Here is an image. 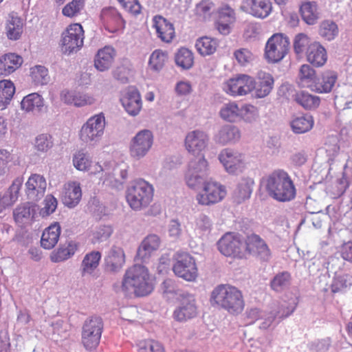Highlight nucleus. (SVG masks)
<instances>
[{
  "instance_id": "1",
  "label": "nucleus",
  "mask_w": 352,
  "mask_h": 352,
  "mask_svg": "<svg viewBox=\"0 0 352 352\" xmlns=\"http://www.w3.org/2000/svg\"><path fill=\"white\" fill-rule=\"evenodd\" d=\"M154 289L153 280L148 269L142 265H134L124 273L117 292L126 296L143 297L150 294Z\"/></svg>"
},
{
  "instance_id": "2",
  "label": "nucleus",
  "mask_w": 352,
  "mask_h": 352,
  "mask_svg": "<svg viewBox=\"0 0 352 352\" xmlns=\"http://www.w3.org/2000/svg\"><path fill=\"white\" fill-rule=\"evenodd\" d=\"M261 185L270 197L279 202L290 201L296 195V188L291 177L283 170H276L263 177Z\"/></svg>"
},
{
  "instance_id": "3",
  "label": "nucleus",
  "mask_w": 352,
  "mask_h": 352,
  "mask_svg": "<svg viewBox=\"0 0 352 352\" xmlns=\"http://www.w3.org/2000/svg\"><path fill=\"white\" fill-rule=\"evenodd\" d=\"M210 301L232 314H240L245 306L241 291L229 285L216 287L212 292Z\"/></svg>"
},
{
  "instance_id": "4",
  "label": "nucleus",
  "mask_w": 352,
  "mask_h": 352,
  "mask_svg": "<svg viewBox=\"0 0 352 352\" xmlns=\"http://www.w3.org/2000/svg\"><path fill=\"white\" fill-rule=\"evenodd\" d=\"M154 188L143 179L132 181L126 190V199L130 208L140 211L147 208L153 201Z\"/></svg>"
},
{
  "instance_id": "5",
  "label": "nucleus",
  "mask_w": 352,
  "mask_h": 352,
  "mask_svg": "<svg viewBox=\"0 0 352 352\" xmlns=\"http://www.w3.org/2000/svg\"><path fill=\"white\" fill-rule=\"evenodd\" d=\"M106 127V118L102 112L89 117L78 131L80 141L85 145L94 146L102 140Z\"/></svg>"
},
{
  "instance_id": "6",
  "label": "nucleus",
  "mask_w": 352,
  "mask_h": 352,
  "mask_svg": "<svg viewBox=\"0 0 352 352\" xmlns=\"http://www.w3.org/2000/svg\"><path fill=\"white\" fill-rule=\"evenodd\" d=\"M289 44V38L283 34H273L265 44V59L269 63H278L287 54Z\"/></svg>"
},
{
  "instance_id": "7",
  "label": "nucleus",
  "mask_w": 352,
  "mask_h": 352,
  "mask_svg": "<svg viewBox=\"0 0 352 352\" xmlns=\"http://www.w3.org/2000/svg\"><path fill=\"white\" fill-rule=\"evenodd\" d=\"M202 188L196 195L197 203L202 206H210L221 201L226 196L227 190L223 184L210 179L204 182Z\"/></svg>"
},
{
  "instance_id": "8",
  "label": "nucleus",
  "mask_w": 352,
  "mask_h": 352,
  "mask_svg": "<svg viewBox=\"0 0 352 352\" xmlns=\"http://www.w3.org/2000/svg\"><path fill=\"white\" fill-rule=\"evenodd\" d=\"M84 30L80 23L70 24L63 32L60 48L63 54L69 55L79 51L83 45Z\"/></svg>"
},
{
  "instance_id": "9",
  "label": "nucleus",
  "mask_w": 352,
  "mask_h": 352,
  "mask_svg": "<svg viewBox=\"0 0 352 352\" xmlns=\"http://www.w3.org/2000/svg\"><path fill=\"white\" fill-rule=\"evenodd\" d=\"M218 160L226 172L230 175H239L247 167L245 155L232 148L222 149L218 155Z\"/></svg>"
},
{
  "instance_id": "10",
  "label": "nucleus",
  "mask_w": 352,
  "mask_h": 352,
  "mask_svg": "<svg viewBox=\"0 0 352 352\" xmlns=\"http://www.w3.org/2000/svg\"><path fill=\"white\" fill-rule=\"evenodd\" d=\"M208 174V162L204 157L191 160L185 173L186 185L191 189L196 190L205 182Z\"/></svg>"
},
{
  "instance_id": "11",
  "label": "nucleus",
  "mask_w": 352,
  "mask_h": 352,
  "mask_svg": "<svg viewBox=\"0 0 352 352\" xmlns=\"http://www.w3.org/2000/svg\"><path fill=\"white\" fill-rule=\"evenodd\" d=\"M153 141L154 136L151 130H140L130 141L129 147L130 156L135 160L144 158L151 149Z\"/></svg>"
},
{
  "instance_id": "12",
  "label": "nucleus",
  "mask_w": 352,
  "mask_h": 352,
  "mask_svg": "<svg viewBox=\"0 0 352 352\" xmlns=\"http://www.w3.org/2000/svg\"><path fill=\"white\" fill-rule=\"evenodd\" d=\"M173 270L176 276L187 281H194L198 276L195 258L187 252H177Z\"/></svg>"
},
{
  "instance_id": "13",
  "label": "nucleus",
  "mask_w": 352,
  "mask_h": 352,
  "mask_svg": "<svg viewBox=\"0 0 352 352\" xmlns=\"http://www.w3.org/2000/svg\"><path fill=\"white\" fill-rule=\"evenodd\" d=\"M219 252L226 256L241 258L245 252V242L239 234L228 232L218 241Z\"/></svg>"
},
{
  "instance_id": "14",
  "label": "nucleus",
  "mask_w": 352,
  "mask_h": 352,
  "mask_svg": "<svg viewBox=\"0 0 352 352\" xmlns=\"http://www.w3.org/2000/svg\"><path fill=\"white\" fill-rule=\"evenodd\" d=\"M253 89V77L247 74H238L222 84L223 91L233 97L246 96L252 93Z\"/></svg>"
},
{
  "instance_id": "15",
  "label": "nucleus",
  "mask_w": 352,
  "mask_h": 352,
  "mask_svg": "<svg viewBox=\"0 0 352 352\" xmlns=\"http://www.w3.org/2000/svg\"><path fill=\"white\" fill-rule=\"evenodd\" d=\"M102 329V320L99 317H91L85 321L82 328V341L87 349L91 350L97 347Z\"/></svg>"
},
{
  "instance_id": "16",
  "label": "nucleus",
  "mask_w": 352,
  "mask_h": 352,
  "mask_svg": "<svg viewBox=\"0 0 352 352\" xmlns=\"http://www.w3.org/2000/svg\"><path fill=\"white\" fill-rule=\"evenodd\" d=\"M210 136L206 131L195 129L186 133L184 146L189 153L199 155L208 148Z\"/></svg>"
},
{
  "instance_id": "17",
  "label": "nucleus",
  "mask_w": 352,
  "mask_h": 352,
  "mask_svg": "<svg viewBox=\"0 0 352 352\" xmlns=\"http://www.w3.org/2000/svg\"><path fill=\"white\" fill-rule=\"evenodd\" d=\"M72 164L78 171L97 175L103 170L99 162H94L91 154L83 149L76 151L72 155Z\"/></svg>"
},
{
  "instance_id": "18",
  "label": "nucleus",
  "mask_w": 352,
  "mask_h": 352,
  "mask_svg": "<svg viewBox=\"0 0 352 352\" xmlns=\"http://www.w3.org/2000/svg\"><path fill=\"white\" fill-rule=\"evenodd\" d=\"M120 102L125 111L131 116H137L142 109L140 91L134 87H129L122 93Z\"/></svg>"
},
{
  "instance_id": "19",
  "label": "nucleus",
  "mask_w": 352,
  "mask_h": 352,
  "mask_svg": "<svg viewBox=\"0 0 352 352\" xmlns=\"http://www.w3.org/2000/svg\"><path fill=\"white\" fill-rule=\"evenodd\" d=\"M23 183V178L19 177L13 180L8 188L0 190V214L12 207L17 201Z\"/></svg>"
},
{
  "instance_id": "20",
  "label": "nucleus",
  "mask_w": 352,
  "mask_h": 352,
  "mask_svg": "<svg viewBox=\"0 0 352 352\" xmlns=\"http://www.w3.org/2000/svg\"><path fill=\"white\" fill-rule=\"evenodd\" d=\"M240 9L254 17L265 19L270 14L272 6L268 0H242Z\"/></svg>"
},
{
  "instance_id": "21",
  "label": "nucleus",
  "mask_w": 352,
  "mask_h": 352,
  "mask_svg": "<svg viewBox=\"0 0 352 352\" xmlns=\"http://www.w3.org/2000/svg\"><path fill=\"white\" fill-rule=\"evenodd\" d=\"M82 195L81 184L79 182L69 180L63 186L61 199L67 208H75L80 203Z\"/></svg>"
},
{
  "instance_id": "22",
  "label": "nucleus",
  "mask_w": 352,
  "mask_h": 352,
  "mask_svg": "<svg viewBox=\"0 0 352 352\" xmlns=\"http://www.w3.org/2000/svg\"><path fill=\"white\" fill-rule=\"evenodd\" d=\"M25 194L28 199L38 201L45 195L47 182L45 178L39 174H32L25 184Z\"/></svg>"
},
{
  "instance_id": "23",
  "label": "nucleus",
  "mask_w": 352,
  "mask_h": 352,
  "mask_svg": "<svg viewBox=\"0 0 352 352\" xmlns=\"http://www.w3.org/2000/svg\"><path fill=\"white\" fill-rule=\"evenodd\" d=\"M274 80L272 76L263 71L257 73L256 78H253V91L255 98H263L268 96L274 87Z\"/></svg>"
},
{
  "instance_id": "24",
  "label": "nucleus",
  "mask_w": 352,
  "mask_h": 352,
  "mask_svg": "<svg viewBox=\"0 0 352 352\" xmlns=\"http://www.w3.org/2000/svg\"><path fill=\"white\" fill-rule=\"evenodd\" d=\"M100 19L104 28L109 32L114 33L123 29L124 21L122 16L113 8L102 9Z\"/></svg>"
},
{
  "instance_id": "25",
  "label": "nucleus",
  "mask_w": 352,
  "mask_h": 352,
  "mask_svg": "<svg viewBox=\"0 0 352 352\" xmlns=\"http://www.w3.org/2000/svg\"><path fill=\"white\" fill-rule=\"evenodd\" d=\"M241 138V131L234 125L224 124L214 135V142L221 146L234 144Z\"/></svg>"
},
{
  "instance_id": "26",
  "label": "nucleus",
  "mask_w": 352,
  "mask_h": 352,
  "mask_svg": "<svg viewBox=\"0 0 352 352\" xmlns=\"http://www.w3.org/2000/svg\"><path fill=\"white\" fill-rule=\"evenodd\" d=\"M160 243V238L157 235L148 234L142 240L138 248L137 258L146 262L159 249Z\"/></svg>"
},
{
  "instance_id": "27",
  "label": "nucleus",
  "mask_w": 352,
  "mask_h": 352,
  "mask_svg": "<svg viewBox=\"0 0 352 352\" xmlns=\"http://www.w3.org/2000/svg\"><path fill=\"white\" fill-rule=\"evenodd\" d=\"M60 100L65 104L77 107L90 105L94 103L95 99L89 94L75 90H63L60 93Z\"/></svg>"
},
{
  "instance_id": "28",
  "label": "nucleus",
  "mask_w": 352,
  "mask_h": 352,
  "mask_svg": "<svg viewBox=\"0 0 352 352\" xmlns=\"http://www.w3.org/2000/svg\"><path fill=\"white\" fill-rule=\"evenodd\" d=\"M338 78V73L333 70L322 72L319 77H317L314 87V92L318 94H329L335 88Z\"/></svg>"
},
{
  "instance_id": "29",
  "label": "nucleus",
  "mask_w": 352,
  "mask_h": 352,
  "mask_svg": "<svg viewBox=\"0 0 352 352\" xmlns=\"http://www.w3.org/2000/svg\"><path fill=\"white\" fill-rule=\"evenodd\" d=\"M256 256L262 261H268L271 254L268 246L258 235L253 234L248 237L245 242V252Z\"/></svg>"
},
{
  "instance_id": "30",
  "label": "nucleus",
  "mask_w": 352,
  "mask_h": 352,
  "mask_svg": "<svg viewBox=\"0 0 352 352\" xmlns=\"http://www.w3.org/2000/svg\"><path fill=\"white\" fill-rule=\"evenodd\" d=\"M37 206L32 202H25L17 206L13 210L15 222L20 226L32 223L36 213Z\"/></svg>"
},
{
  "instance_id": "31",
  "label": "nucleus",
  "mask_w": 352,
  "mask_h": 352,
  "mask_svg": "<svg viewBox=\"0 0 352 352\" xmlns=\"http://www.w3.org/2000/svg\"><path fill=\"white\" fill-rule=\"evenodd\" d=\"M197 314L195 297L192 295L184 296L180 306L174 311L175 320L183 322L194 318Z\"/></svg>"
},
{
  "instance_id": "32",
  "label": "nucleus",
  "mask_w": 352,
  "mask_h": 352,
  "mask_svg": "<svg viewBox=\"0 0 352 352\" xmlns=\"http://www.w3.org/2000/svg\"><path fill=\"white\" fill-rule=\"evenodd\" d=\"M23 31V22L16 12L8 14L5 23V33L9 40H19Z\"/></svg>"
},
{
  "instance_id": "33",
  "label": "nucleus",
  "mask_w": 352,
  "mask_h": 352,
  "mask_svg": "<svg viewBox=\"0 0 352 352\" xmlns=\"http://www.w3.org/2000/svg\"><path fill=\"white\" fill-rule=\"evenodd\" d=\"M116 52L113 47L105 46L100 49L94 58V67L100 72H105L111 67Z\"/></svg>"
},
{
  "instance_id": "34",
  "label": "nucleus",
  "mask_w": 352,
  "mask_h": 352,
  "mask_svg": "<svg viewBox=\"0 0 352 352\" xmlns=\"http://www.w3.org/2000/svg\"><path fill=\"white\" fill-rule=\"evenodd\" d=\"M153 21V26L155 29L157 36L162 41L170 43L175 36L173 25L160 16H155Z\"/></svg>"
},
{
  "instance_id": "35",
  "label": "nucleus",
  "mask_w": 352,
  "mask_h": 352,
  "mask_svg": "<svg viewBox=\"0 0 352 352\" xmlns=\"http://www.w3.org/2000/svg\"><path fill=\"white\" fill-rule=\"evenodd\" d=\"M306 55L308 62L315 67H322L327 60V51L319 42L311 43L307 48Z\"/></svg>"
},
{
  "instance_id": "36",
  "label": "nucleus",
  "mask_w": 352,
  "mask_h": 352,
  "mask_svg": "<svg viewBox=\"0 0 352 352\" xmlns=\"http://www.w3.org/2000/svg\"><path fill=\"white\" fill-rule=\"evenodd\" d=\"M124 263L125 254L122 248L116 246L112 247L105 258L107 270L118 272L122 268Z\"/></svg>"
},
{
  "instance_id": "37",
  "label": "nucleus",
  "mask_w": 352,
  "mask_h": 352,
  "mask_svg": "<svg viewBox=\"0 0 352 352\" xmlns=\"http://www.w3.org/2000/svg\"><path fill=\"white\" fill-rule=\"evenodd\" d=\"M316 80V72L314 68L307 64L300 66L296 78L299 87L307 88L313 91Z\"/></svg>"
},
{
  "instance_id": "38",
  "label": "nucleus",
  "mask_w": 352,
  "mask_h": 352,
  "mask_svg": "<svg viewBox=\"0 0 352 352\" xmlns=\"http://www.w3.org/2000/svg\"><path fill=\"white\" fill-rule=\"evenodd\" d=\"M295 310V306H290L285 307L282 305L281 309L278 311L277 315L273 312L267 314H262L261 320H262L260 324V329H267L271 327L276 325L279 322V319L286 318L291 315Z\"/></svg>"
},
{
  "instance_id": "39",
  "label": "nucleus",
  "mask_w": 352,
  "mask_h": 352,
  "mask_svg": "<svg viewBox=\"0 0 352 352\" xmlns=\"http://www.w3.org/2000/svg\"><path fill=\"white\" fill-rule=\"evenodd\" d=\"M77 250V244L73 241H68L60 244L50 254V260L53 263L65 261L73 256Z\"/></svg>"
},
{
  "instance_id": "40",
  "label": "nucleus",
  "mask_w": 352,
  "mask_h": 352,
  "mask_svg": "<svg viewBox=\"0 0 352 352\" xmlns=\"http://www.w3.org/2000/svg\"><path fill=\"white\" fill-rule=\"evenodd\" d=\"M60 232V226L57 222L46 228L41 236V246L46 250L52 249L58 241Z\"/></svg>"
},
{
  "instance_id": "41",
  "label": "nucleus",
  "mask_w": 352,
  "mask_h": 352,
  "mask_svg": "<svg viewBox=\"0 0 352 352\" xmlns=\"http://www.w3.org/2000/svg\"><path fill=\"white\" fill-rule=\"evenodd\" d=\"M254 181L252 177H243L237 183L234 191V198L238 203H241L248 199L252 192Z\"/></svg>"
},
{
  "instance_id": "42",
  "label": "nucleus",
  "mask_w": 352,
  "mask_h": 352,
  "mask_svg": "<svg viewBox=\"0 0 352 352\" xmlns=\"http://www.w3.org/2000/svg\"><path fill=\"white\" fill-rule=\"evenodd\" d=\"M44 106V100L38 93H32L25 96L21 102L22 110L30 113H38Z\"/></svg>"
},
{
  "instance_id": "43",
  "label": "nucleus",
  "mask_w": 352,
  "mask_h": 352,
  "mask_svg": "<svg viewBox=\"0 0 352 352\" xmlns=\"http://www.w3.org/2000/svg\"><path fill=\"white\" fill-rule=\"evenodd\" d=\"M300 12L303 21L308 25L316 23L320 17L318 5L315 1L303 2L300 6Z\"/></svg>"
},
{
  "instance_id": "44",
  "label": "nucleus",
  "mask_w": 352,
  "mask_h": 352,
  "mask_svg": "<svg viewBox=\"0 0 352 352\" xmlns=\"http://www.w3.org/2000/svg\"><path fill=\"white\" fill-rule=\"evenodd\" d=\"M219 46L217 39L210 36H202L197 39L195 48L202 56L213 54Z\"/></svg>"
},
{
  "instance_id": "45",
  "label": "nucleus",
  "mask_w": 352,
  "mask_h": 352,
  "mask_svg": "<svg viewBox=\"0 0 352 352\" xmlns=\"http://www.w3.org/2000/svg\"><path fill=\"white\" fill-rule=\"evenodd\" d=\"M101 259V254L98 251H92L84 256L81 263L82 276L92 274L98 267Z\"/></svg>"
},
{
  "instance_id": "46",
  "label": "nucleus",
  "mask_w": 352,
  "mask_h": 352,
  "mask_svg": "<svg viewBox=\"0 0 352 352\" xmlns=\"http://www.w3.org/2000/svg\"><path fill=\"white\" fill-rule=\"evenodd\" d=\"M14 93L15 87L11 80H0V111L7 108Z\"/></svg>"
},
{
  "instance_id": "47",
  "label": "nucleus",
  "mask_w": 352,
  "mask_h": 352,
  "mask_svg": "<svg viewBox=\"0 0 352 352\" xmlns=\"http://www.w3.org/2000/svg\"><path fill=\"white\" fill-rule=\"evenodd\" d=\"M314 119L310 115L294 118L291 122V127L295 133H304L311 130L314 126Z\"/></svg>"
},
{
  "instance_id": "48",
  "label": "nucleus",
  "mask_w": 352,
  "mask_h": 352,
  "mask_svg": "<svg viewBox=\"0 0 352 352\" xmlns=\"http://www.w3.org/2000/svg\"><path fill=\"white\" fill-rule=\"evenodd\" d=\"M240 106L235 102L224 104L220 109L219 116L221 119L229 122L239 121Z\"/></svg>"
},
{
  "instance_id": "49",
  "label": "nucleus",
  "mask_w": 352,
  "mask_h": 352,
  "mask_svg": "<svg viewBox=\"0 0 352 352\" xmlns=\"http://www.w3.org/2000/svg\"><path fill=\"white\" fill-rule=\"evenodd\" d=\"M296 101L306 109H315L320 105V98L309 92L302 91L296 94Z\"/></svg>"
},
{
  "instance_id": "50",
  "label": "nucleus",
  "mask_w": 352,
  "mask_h": 352,
  "mask_svg": "<svg viewBox=\"0 0 352 352\" xmlns=\"http://www.w3.org/2000/svg\"><path fill=\"white\" fill-rule=\"evenodd\" d=\"M211 219L204 214H199L195 220L194 230L199 237L208 234L212 229Z\"/></svg>"
},
{
  "instance_id": "51",
  "label": "nucleus",
  "mask_w": 352,
  "mask_h": 352,
  "mask_svg": "<svg viewBox=\"0 0 352 352\" xmlns=\"http://www.w3.org/2000/svg\"><path fill=\"white\" fill-rule=\"evenodd\" d=\"M339 33L338 25L331 20H324L321 22L319 27V34L325 40L331 41L334 40Z\"/></svg>"
},
{
  "instance_id": "52",
  "label": "nucleus",
  "mask_w": 352,
  "mask_h": 352,
  "mask_svg": "<svg viewBox=\"0 0 352 352\" xmlns=\"http://www.w3.org/2000/svg\"><path fill=\"white\" fill-rule=\"evenodd\" d=\"M175 60L178 67L183 69H188L193 65V54L188 49L182 47L176 53Z\"/></svg>"
},
{
  "instance_id": "53",
  "label": "nucleus",
  "mask_w": 352,
  "mask_h": 352,
  "mask_svg": "<svg viewBox=\"0 0 352 352\" xmlns=\"http://www.w3.org/2000/svg\"><path fill=\"white\" fill-rule=\"evenodd\" d=\"M30 77L38 85H44L49 82L50 76L47 69L43 65H35L30 68Z\"/></svg>"
},
{
  "instance_id": "54",
  "label": "nucleus",
  "mask_w": 352,
  "mask_h": 352,
  "mask_svg": "<svg viewBox=\"0 0 352 352\" xmlns=\"http://www.w3.org/2000/svg\"><path fill=\"white\" fill-rule=\"evenodd\" d=\"M239 121L243 120L247 123L256 122L259 116L257 107L250 104H244L240 106Z\"/></svg>"
},
{
  "instance_id": "55",
  "label": "nucleus",
  "mask_w": 352,
  "mask_h": 352,
  "mask_svg": "<svg viewBox=\"0 0 352 352\" xmlns=\"http://www.w3.org/2000/svg\"><path fill=\"white\" fill-rule=\"evenodd\" d=\"M112 232L111 226H99L91 231L89 236L93 243H97L107 240Z\"/></svg>"
},
{
  "instance_id": "56",
  "label": "nucleus",
  "mask_w": 352,
  "mask_h": 352,
  "mask_svg": "<svg viewBox=\"0 0 352 352\" xmlns=\"http://www.w3.org/2000/svg\"><path fill=\"white\" fill-rule=\"evenodd\" d=\"M233 56L236 63L243 67L251 65L255 59L254 54L245 47L236 49L234 50Z\"/></svg>"
},
{
  "instance_id": "57",
  "label": "nucleus",
  "mask_w": 352,
  "mask_h": 352,
  "mask_svg": "<svg viewBox=\"0 0 352 352\" xmlns=\"http://www.w3.org/2000/svg\"><path fill=\"white\" fill-rule=\"evenodd\" d=\"M214 8L213 2L210 0H202L199 2L194 10L195 14L201 20L209 18Z\"/></svg>"
},
{
  "instance_id": "58",
  "label": "nucleus",
  "mask_w": 352,
  "mask_h": 352,
  "mask_svg": "<svg viewBox=\"0 0 352 352\" xmlns=\"http://www.w3.org/2000/svg\"><path fill=\"white\" fill-rule=\"evenodd\" d=\"M291 281V275L287 272L277 274L270 282L271 288L276 292H281L287 288Z\"/></svg>"
},
{
  "instance_id": "59",
  "label": "nucleus",
  "mask_w": 352,
  "mask_h": 352,
  "mask_svg": "<svg viewBox=\"0 0 352 352\" xmlns=\"http://www.w3.org/2000/svg\"><path fill=\"white\" fill-rule=\"evenodd\" d=\"M168 60L167 53L161 50H155L150 56L149 65L152 69L160 71Z\"/></svg>"
},
{
  "instance_id": "60",
  "label": "nucleus",
  "mask_w": 352,
  "mask_h": 352,
  "mask_svg": "<svg viewBox=\"0 0 352 352\" xmlns=\"http://www.w3.org/2000/svg\"><path fill=\"white\" fill-rule=\"evenodd\" d=\"M348 186L349 182L347 178L344 175H342L341 178L327 188V192L332 198L336 199L344 194Z\"/></svg>"
},
{
  "instance_id": "61",
  "label": "nucleus",
  "mask_w": 352,
  "mask_h": 352,
  "mask_svg": "<svg viewBox=\"0 0 352 352\" xmlns=\"http://www.w3.org/2000/svg\"><path fill=\"white\" fill-rule=\"evenodd\" d=\"M85 7V0H72L66 4L62 10L64 16L72 18L80 14Z\"/></svg>"
},
{
  "instance_id": "62",
  "label": "nucleus",
  "mask_w": 352,
  "mask_h": 352,
  "mask_svg": "<svg viewBox=\"0 0 352 352\" xmlns=\"http://www.w3.org/2000/svg\"><path fill=\"white\" fill-rule=\"evenodd\" d=\"M3 60L8 74L13 72L23 63L22 57L15 54H8L3 56Z\"/></svg>"
},
{
  "instance_id": "63",
  "label": "nucleus",
  "mask_w": 352,
  "mask_h": 352,
  "mask_svg": "<svg viewBox=\"0 0 352 352\" xmlns=\"http://www.w3.org/2000/svg\"><path fill=\"white\" fill-rule=\"evenodd\" d=\"M53 144L54 142L52 135L43 133L36 138L34 145L38 151L45 153L52 148Z\"/></svg>"
},
{
  "instance_id": "64",
  "label": "nucleus",
  "mask_w": 352,
  "mask_h": 352,
  "mask_svg": "<svg viewBox=\"0 0 352 352\" xmlns=\"http://www.w3.org/2000/svg\"><path fill=\"white\" fill-rule=\"evenodd\" d=\"M311 44L310 38L305 33H299L294 39V50L297 54H300Z\"/></svg>"
}]
</instances>
